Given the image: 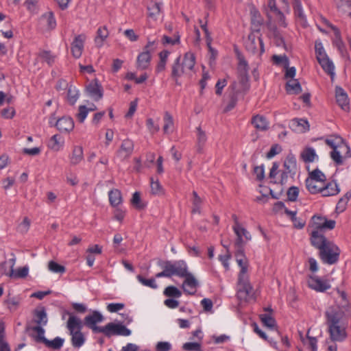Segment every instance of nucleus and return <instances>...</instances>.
<instances>
[{"label": "nucleus", "mask_w": 351, "mask_h": 351, "mask_svg": "<svg viewBox=\"0 0 351 351\" xmlns=\"http://www.w3.org/2000/svg\"><path fill=\"white\" fill-rule=\"evenodd\" d=\"M80 93L77 88L72 84H70L67 88L66 99L68 103L73 106L77 100L79 99Z\"/></svg>", "instance_id": "473e14b6"}, {"label": "nucleus", "mask_w": 351, "mask_h": 351, "mask_svg": "<svg viewBox=\"0 0 351 351\" xmlns=\"http://www.w3.org/2000/svg\"><path fill=\"white\" fill-rule=\"evenodd\" d=\"M239 66L242 67L245 71V75H243L241 77V82L243 84L247 82L248 78L247 76V72L248 69V64L247 62L245 60V58L243 56H239Z\"/></svg>", "instance_id": "603ef678"}, {"label": "nucleus", "mask_w": 351, "mask_h": 351, "mask_svg": "<svg viewBox=\"0 0 351 351\" xmlns=\"http://www.w3.org/2000/svg\"><path fill=\"white\" fill-rule=\"evenodd\" d=\"M182 70H185L187 73L193 71L195 64V55L191 52H187L184 54L182 62Z\"/></svg>", "instance_id": "b1692460"}, {"label": "nucleus", "mask_w": 351, "mask_h": 351, "mask_svg": "<svg viewBox=\"0 0 351 351\" xmlns=\"http://www.w3.org/2000/svg\"><path fill=\"white\" fill-rule=\"evenodd\" d=\"M343 141L344 140L339 136H331L330 138L326 139L325 143L331 147L332 150H335Z\"/></svg>", "instance_id": "c03bdc74"}, {"label": "nucleus", "mask_w": 351, "mask_h": 351, "mask_svg": "<svg viewBox=\"0 0 351 351\" xmlns=\"http://www.w3.org/2000/svg\"><path fill=\"white\" fill-rule=\"evenodd\" d=\"M151 191L154 195H161L163 193V189L160 184L158 180H154V178H151Z\"/></svg>", "instance_id": "864d4df0"}, {"label": "nucleus", "mask_w": 351, "mask_h": 351, "mask_svg": "<svg viewBox=\"0 0 351 351\" xmlns=\"http://www.w3.org/2000/svg\"><path fill=\"white\" fill-rule=\"evenodd\" d=\"M305 185L307 190L311 194H316L318 193H321V190L322 189L323 184H318L317 182L312 180V179H306Z\"/></svg>", "instance_id": "e433bc0d"}, {"label": "nucleus", "mask_w": 351, "mask_h": 351, "mask_svg": "<svg viewBox=\"0 0 351 351\" xmlns=\"http://www.w3.org/2000/svg\"><path fill=\"white\" fill-rule=\"evenodd\" d=\"M43 18L47 21V24L49 29H54L56 27V21L52 12H49L43 15Z\"/></svg>", "instance_id": "4d7b16f0"}, {"label": "nucleus", "mask_w": 351, "mask_h": 351, "mask_svg": "<svg viewBox=\"0 0 351 351\" xmlns=\"http://www.w3.org/2000/svg\"><path fill=\"white\" fill-rule=\"evenodd\" d=\"M109 202L112 206L117 207L122 202L121 193L118 189H112L108 193Z\"/></svg>", "instance_id": "7c9ffc66"}, {"label": "nucleus", "mask_w": 351, "mask_h": 351, "mask_svg": "<svg viewBox=\"0 0 351 351\" xmlns=\"http://www.w3.org/2000/svg\"><path fill=\"white\" fill-rule=\"evenodd\" d=\"M163 294L168 298H179L182 296V291L176 287L170 285L165 289Z\"/></svg>", "instance_id": "58836bf2"}, {"label": "nucleus", "mask_w": 351, "mask_h": 351, "mask_svg": "<svg viewBox=\"0 0 351 351\" xmlns=\"http://www.w3.org/2000/svg\"><path fill=\"white\" fill-rule=\"evenodd\" d=\"M327 326L328 332L332 341H343L346 338L347 333L346 322Z\"/></svg>", "instance_id": "9b49d317"}, {"label": "nucleus", "mask_w": 351, "mask_h": 351, "mask_svg": "<svg viewBox=\"0 0 351 351\" xmlns=\"http://www.w3.org/2000/svg\"><path fill=\"white\" fill-rule=\"evenodd\" d=\"M282 151L281 147L278 144L273 145L269 151L267 153L266 157L270 159L274 157L276 154H279Z\"/></svg>", "instance_id": "bf43d9fd"}, {"label": "nucleus", "mask_w": 351, "mask_h": 351, "mask_svg": "<svg viewBox=\"0 0 351 351\" xmlns=\"http://www.w3.org/2000/svg\"><path fill=\"white\" fill-rule=\"evenodd\" d=\"M131 332V330L121 322H109L104 326L101 333L110 338L112 336H130Z\"/></svg>", "instance_id": "6e6552de"}, {"label": "nucleus", "mask_w": 351, "mask_h": 351, "mask_svg": "<svg viewBox=\"0 0 351 351\" xmlns=\"http://www.w3.org/2000/svg\"><path fill=\"white\" fill-rule=\"evenodd\" d=\"M339 191L338 184L335 182H330L327 184H323L321 193L323 197H329L338 194Z\"/></svg>", "instance_id": "5701e85b"}, {"label": "nucleus", "mask_w": 351, "mask_h": 351, "mask_svg": "<svg viewBox=\"0 0 351 351\" xmlns=\"http://www.w3.org/2000/svg\"><path fill=\"white\" fill-rule=\"evenodd\" d=\"M171 344L167 341H159L156 346V351H169L171 350Z\"/></svg>", "instance_id": "680f3d73"}, {"label": "nucleus", "mask_w": 351, "mask_h": 351, "mask_svg": "<svg viewBox=\"0 0 351 351\" xmlns=\"http://www.w3.org/2000/svg\"><path fill=\"white\" fill-rule=\"evenodd\" d=\"M193 213H200L201 205L202 203V200L201 197L197 195L196 191L193 192Z\"/></svg>", "instance_id": "49530a36"}, {"label": "nucleus", "mask_w": 351, "mask_h": 351, "mask_svg": "<svg viewBox=\"0 0 351 351\" xmlns=\"http://www.w3.org/2000/svg\"><path fill=\"white\" fill-rule=\"evenodd\" d=\"M38 56L47 62L49 65H51L55 61V56L51 54L50 51H42L39 53Z\"/></svg>", "instance_id": "6e6d98bb"}, {"label": "nucleus", "mask_w": 351, "mask_h": 351, "mask_svg": "<svg viewBox=\"0 0 351 351\" xmlns=\"http://www.w3.org/2000/svg\"><path fill=\"white\" fill-rule=\"evenodd\" d=\"M71 165H76L84 159L83 149L81 146H75L69 157Z\"/></svg>", "instance_id": "cd10ccee"}, {"label": "nucleus", "mask_w": 351, "mask_h": 351, "mask_svg": "<svg viewBox=\"0 0 351 351\" xmlns=\"http://www.w3.org/2000/svg\"><path fill=\"white\" fill-rule=\"evenodd\" d=\"M335 95L337 104L344 111H348L350 109L349 99L345 90L341 87L337 86L335 88Z\"/></svg>", "instance_id": "f3484780"}, {"label": "nucleus", "mask_w": 351, "mask_h": 351, "mask_svg": "<svg viewBox=\"0 0 351 351\" xmlns=\"http://www.w3.org/2000/svg\"><path fill=\"white\" fill-rule=\"evenodd\" d=\"M65 315L69 318L66 323V328L71 336V343L75 349H80L82 347L86 341L85 334L82 332V320L73 313L65 310L63 312L62 318L65 319Z\"/></svg>", "instance_id": "f03ea898"}, {"label": "nucleus", "mask_w": 351, "mask_h": 351, "mask_svg": "<svg viewBox=\"0 0 351 351\" xmlns=\"http://www.w3.org/2000/svg\"><path fill=\"white\" fill-rule=\"evenodd\" d=\"M260 319L264 326L270 328L274 329L276 327V322L275 319L269 314L260 315Z\"/></svg>", "instance_id": "ea45409f"}, {"label": "nucleus", "mask_w": 351, "mask_h": 351, "mask_svg": "<svg viewBox=\"0 0 351 351\" xmlns=\"http://www.w3.org/2000/svg\"><path fill=\"white\" fill-rule=\"evenodd\" d=\"M267 7L270 12L274 13L276 16L278 17L281 25L286 27V23L285 21V17L283 13L277 8L275 0H268Z\"/></svg>", "instance_id": "c756f323"}, {"label": "nucleus", "mask_w": 351, "mask_h": 351, "mask_svg": "<svg viewBox=\"0 0 351 351\" xmlns=\"http://www.w3.org/2000/svg\"><path fill=\"white\" fill-rule=\"evenodd\" d=\"M300 157L306 163H310L318 159L315 149L311 147H306L300 154Z\"/></svg>", "instance_id": "bb28decb"}, {"label": "nucleus", "mask_w": 351, "mask_h": 351, "mask_svg": "<svg viewBox=\"0 0 351 351\" xmlns=\"http://www.w3.org/2000/svg\"><path fill=\"white\" fill-rule=\"evenodd\" d=\"M286 90L289 94H298L302 92V87L298 80L291 79L287 82Z\"/></svg>", "instance_id": "72a5a7b5"}, {"label": "nucleus", "mask_w": 351, "mask_h": 351, "mask_svg": "<svg viewBox=\"0 0 351 351\" xmlns=\"http://www.w3.org/2000/svg\"><path fill=\"white\" fill-rule=\"evenodd\" d=\"M134 143L132 140L126 138L123 140L117 151V156L122 160L128 158L134 151Z\"/></svg>", "instance_id": "2eb2a0df"}, {"label": "nucleus", "mask_w": 351, "mask_h": 351, "mask_svg": "<svg viewBox=\"0 0 351 351\" xmlns=\"http://www.w3.org/2000/svg\"><path fill=\"white\" fill-rule=\"evenodd\" d=\"M109 35L106 26H102L98 28L97 31V36L95 38V43L97 47L100 48L103 46L104 40Z\"/></svg>", "instance_id": "c85d7f7f"}, {"label": "nucleus", "mask_w": 351, "mask_h": 351, "mask_svg": "<svg viewBox=\"0 0 351 351\" xmlns=\"http://www.w3.org/2000/svg\"><path fill=\"white\" fill-rule=\"evenodd\" d=\"M48 269L51 271L57 274H63L66 271V268L64 266L61 265L53 261H51L49 262Z\"/></svg>", "instance_id": "de8ad7c7"}, {"label": "nucleus", "mask_w": 351, "mask_h": 351, "mask_svg": "<svg viewBox=\"0 0 351 351\" xmlns=\"http://www.w3.org/2000/svg\"><path fill=\"white\" fill-rule=\"evenodd\" d=\"M181 58L179 56L175 60L172 65L171 77L175 80L176 84L180 85L178 78L183 74H188L185 70H182V66L180 63Z\"/></svg>", "instance_id": "412c9836"}, {"label": "nucleus", "mask_w": 351, "mask_h": 351, "mask_svg": "<svg viewBox=\"0 0 351 351\" xmlns=\"http://www.w3.org/2000/svg\"><path fill=\"white\" fill-rule=\"evenodd\" d=\"M62 137L58 134L52 136L49 141L48 147L53 151H59L62 147L63 142L61 141Z\"/></svg>", "instance_id": "4c0bfd02"}, {"label": "nucleus", "mask_w": 351, "mask_h": 351, "mask_svg": "<svg viewBox=\"0 0 351 351\" xmlns=\"http://www.w3.org/2000/svg\"><path fill=\"white\" fill-rule=\"evenodd\" d=\"M1 114L5 119H12L15 114V110L12 107H9L3 109Z\"/></svg>", "instance_id": "774afa93"}, {"label": "nucleus", "mask_w": 351, "mask_h": 351, "mask_svg": "<svg viewBox=\"0 0 351 351\" xmlns=\"http://www.w3.org/2000/svg\"><path fill=\"white\" fill-rule=\"evenodd\" d=\"M125 307L123 303H110L107 305V310L110 313H116L123 309Z\"/></svg>", "instance_id": "052dcab7"}, {"label": "nucleus", "mask_w": 351, "mask_h": 351, "mask_svg": "<svg viewBox=\"0 0 351 351\" xmlns=\"http://www.w3.org/2000/svg\"><path fill=\"white\" fill-rule=\"evenodd\" d=\"M182 348L185 351H202V345L198 342H186L182 345Z\"/></svg>", "instance_id": "8fccbe9b"}, {"label": "nucleus", "mask_w": 351, "mask_h": 351, "mask_svg": "<svg viewBox=\"0 0 351 351\" xmlns=\"http://www.w3.org/2000/svg\"><path fill=\"white\" fill-rule=\"evenodd\" d=\"M330 25L331 26V29L335 34V38L333 39L332 43L338 50L343 53L345 51V45L342 40L340 30L333 25Z\"/></svg>", "instance_id": "a878e982"}, {"label": "nucleus", "mask_w": 351, "mask_h": 351, "mask_svg": "<svg viewBox=\"0 0 351 351\" xmlns=\"http://www.w3.org/2000/svg\"><path fill=\"white\" fill-rule=\"evenodd\" d=\"M245 45L247 51L253 54L259 53L261 55L265 51L259 29H256L248 35Z\"/></svg>", "instance_id": "423d86ee"}, {"label": "nucleus", "mask_w": 351, "mask_h": 351, "mask_svg": "<svg viewBox=\"0 0 351 351\" xmlns=\"http://www.w3.org/2000/svg\"><path fill=\"white\" fill-rule=\"evenodd\" d=\"M131 204L138 210L144 209L147 204L142 202L139 192H135L132 197Z\"/></svg>", "instance_id": "37998d69"}, {"label": "nucleus", "mask_w": 351, "mask_h": 351, "mask_svg": "<svg viewBox=\"0 0 351 351\" xmlns=\"http://www.w3.org/2000/svg\"><path fill=\"white\" fill-rule=\"evenodd\" d=\"M104 319V316L99 311H91L82 320L83 327L86 326L94 334L101 333L104 326H99L97 324L102 323Z\"/></svg>", "instance_id": "20e7f679"}, {"label": "nucleus", "mask_w": 351, "mask_h": 351, "mask_svg": "<svg viewBox=\"0 0 351 351\" xmlns=\"http://www.w3.org/2000/svg\"><path fill=\"white\" fill-rule=\"evenodd\" d=\"M146 125H147L149 131L152 134H154V133L158 132L160 130L159 125H155L154 120L151 118L147 119V122H146Z\"/></svg>", "instance_id": "69168bd1"}, {"label": "nucleus", "mask_w": 351, "mask_h": 351, "mask_svg": "<svg viewBox=\"0 0 351 351\" xmlns=\"http://www.w3.org/2000/svg\"><path fill=\"white\" fill-rule=\"evenodd\" d=\"M283 167L285 170L291 173V176H293L295 174L297 169V160L296 158L293 154L289 153L287 156L283 164Z\"/></svg>", "instance_id": "393cba45"}, {"label": "nucleus", "mask_w": 351, "mask_h": 351, "mask_svg": "<svg viewBox=\"0 0 351 351\" xmlns=\"http://www.w3.org/2000/svg\"><path fill=\"white\" fill-rule=\"evenodd\" d=\"M326 218V217H325L317 216V215H314L312 219L313 221L315 226H316V228H317L316 230L322 231L323 221H325Z\"/></svg>", "instance_id": "338daca9"}, {"label": "nucleus", "mask_w": 351, "mask_h": 351, "mask_svg": "<svg viewBox=\"0 0 351 351\" xmlns=\"http://www.w3.org/2000/svg\"><path fill=\"white\" fill-rule=\"evenodd\" d=\"M64 339L56 337L53 340L47 339L45 345L49 348H53L54 350H59L63 346Z\"/></svg>", "instance_id": "79ce46f5"}, {"label": "nucleus", "mask_w": 351, "mask_h": 351, "mask_svg": "<svg viewBox=\"0 0 351 351\" xmlns=\"http://www.w3.org/2000/svg\"><path fill=\"white\" fill-rule=\"evenodd\" d=\"M158 265L162 269L161 272L156 274V278H171L176 276L184 278L182 288L186 295H193L199 287V282L195 276L189 271L186 263L183 260L159 262Z\"/></svg>", "instance_id": "f257e3e1"}, {"label": "nucleus", "mask_w": 351, "mask_h": 351, "mask_svg": "<svg viewBox=\"0 0 351 351\" xmlns=\"http://www.w3.org/2000/svg\"><path fill=\"white\" fill-rule=\"evenodd\" d=\"M287 198L291 202H295L297 200L299 195V189L297 186H291L289 188L287 192Z\"/></svg>", "instance_id": "13d9d810"}, {"label": "nucleus", "mask_w": 351, "mask_h": 351, "mask_svg": "<svg viewBox=\"0 0 351 351\" xmlns=\"http://www.w3.org/2000/svg\"><path fill=\"white\" fill-rule=\"evenodd\" d=\"M147 10L149 11V17H156L161 12V3L159 2L152 1V5L147 7Z\"/></svg>", "instance_id": "a18cd8bd"}, {"label": "nucleus", "mask_w": 351, "mask_h": 351, "mask_svg": "<svg viewBox=\"0 0 351 351\" xmlns=\"http://www.w3.org/2000/svg\"><path fill=\"white\" fill-rule=\"evenodd\" d=\"M155 41H148L144 47L143 51L138 56L136 66L138 69L145 70L148 68L152 58L151 53L155 50Z\"/></svg>", "instance_id": "1a4fd4ad"}, {"label": "nucleus", "mask_w": 351, "mask_h": 351, "mask_svg": "<svg viewBox=\"0 0 351 351\" xmlns=\"http://www.w3.org/2000/svg\"><path fill=\"white\" fill-rule=\"evenodd\" d=\"M197 145L196 149L198 153H202L204 146L206 142L207 137L205 132L201 129L200 127L197 128Z\"/></svg>", "instance_id": "f704fd0d"}, {"label": "nucleus", "mask_w": 351, "mask_h": 351, "mask_svg": "<svg viewBox=\"0 0 351 351\" xmlns=\"http://www.w3.org/2000/svg\"><path fill=\"white\" fill-rule=\"evenodd\" d=\"M252 124L258 130H266L268 128V123L266 119L261 115H256L252 119Z\"/></svg>", "instance_id": "2f4dec72"}, {"label": "nucleus", "mask_w": 351, "mask_h": 351, "mask_svg": "<svg viewBox=\"0 0 351 351\" xmlns=\"http://www.w3.org/2000/svg\"><path fill=\"white\" fill-rule=\"evenodd\" d=\"M55 125L59 131L67 132L73 129L74 122L72 118L63 117L56 121Z\"/></svg>", "instance_id": "6ab92c4d"}, {"label": "nucleus", "mask_w": 351, "mask_h": 351, "mask_svg": "<svg viewBox=\"0 0 351 351\" xmlns=\"http://www.w3.org/2000/svg\"><path fill=\"white\" fill-rule=\"evenodd\" d=\"M136 278L144 286L149 287L154 289L158 288V285L154 278L146 279L141 275H138Z\"/></svg>", "instance_id": "3c124183"}, {"label": "nucleus", "mask_w": 351, "mask_h": 351, "mask_svg": "<svg viewBox=\"0 0 351 351\" xmlns=\"http://www.w3.org/2000/svg\"><path fill=\"white\" fill-rule=\"evenodd\" d=\"M86 36L84 34H79L76 36L71 43V52L75 58L81 57L84 46Z\"/></svg>", "instance_id": "4468645a"}, {"label": "nucleus", "mask_w": 351, "mask_h": 351, "mask_svg": "<svg viewBox=\"0 0 351 351\" xmlns=\"http://www.w3.org/2000/svg\"><path fill=\"white\" fill-rule=\"evenodd\" d=\"M289 127L298 133H304L309 130L308 121L302 119H293L291 120Z\"/></svg>", "instance_id": "aec40b11"}, {"label": "nucleus", "mask_w": 351, "mask_h": 351, "mask_svg": "<svg viewBox=\"0 0 351 351\" xmlns=\"http://www.w3.org/2000/svg\"><path fill=\"white\" fill-rule=\"evenodd\" d=\"M85 91L95 101H98L103 97V88L97 79L90 82L86 86Z\"/></svg>", "instance_id": "f8f14e48"}, {"label": "nucleus", "mask_w": 351, "mask_h": 351, "mask_svg": "<svg viewBox=\"0 0 351 351\" xmlns=\"http://www.w3.org/2000/svg\"><path fill=\"white\" fill-rule=\"evenodd\" d=\"M330 158L337 165H341L343 160L351 158V150L350 146L343 141L335 150L330 152Z\"/></svg>", "instance_id": "9d476101"}, {"label": "nucleus", "mask_w": 351, "mask_h": 351, "mask_svg": "<svg viewBox=\"0 0 351 351\" xmlns=\"http://www.w3.org/2000/svg\"><path fill=\"white\" fill-rule=\"evenodd\" d=\"M306 179H312L318 184H324L326 180L325 175L318 169H315L309 173V176Z\"/></svg>", "instance_id": "a19ab883"}, {"label": "nucleus", "mask_w": 351, "mask_h": 351, "mask_svg": "<svg viewBox=\"0 0 351 351\" xmlns=\"http://www.w3.org/2000/svg\"><path fill=\"white\" fill-rule=\"evenodd\" d=\"M327 326L346 322L345 312L339 306H330L325 311Z\"/></svg>", "instance_id": "0eeeda50"}, {"label": "nucleus", "mask_w": 351, "mask_h": 351, "mask_svg": "<svg viewBox=\"0 0 351 351\" xmlns=\"http://www.w3.org/2000/svg\"><path fill=\"white\" fill-rule=\"evenodd\" d=\"M295 14L300 18H304V13L302 10V3L300 0H295L293 5Z\"/></svg>", "instance_id": "0e129e2a"}, {"label": "nucleus", "mask_w": 351, "mask_h": 351, "mask_svg": "<svg viewBox=\"0 0 351 351\" xmlns=\"http://www.w3.org/2000/svg\"><path fill=\"white\" fill-rule=\"evenodd\" d=\"M308 285L311 289L317 292H324L330 288V285L328 280H322L315 276H309Z\"/></svg>", "instance_id": "ddd939ff"}, {"label": "nucleus", "mask_w": 351, "mask_h": 351, "mask_svg": "<svg viewBox=\"0 0 351 351\" xmlns=\"http://www.w3.org/2000/svg\"><path fill=\"white\" fill-rule=\"evenodd\" d=\"M340 252V249L331 241L319 251V256L324 263L333 265L338 261Z\"/></svg>", "instance_id": "39448f33"}, {"label": "nucleus", "mask_w": 351, "mask_h": 351, "mask_svg": "<svg viewBox=\"0 0 351 351\" xmlns=\"http://www.w3.org/2000/svg\"><path fill=\"white\" fill-rule=\"evenodd\" d=\"M26 330H32L36 332V335H32L31 337L36 342L43 343L45 344L47 339L45 337V330L43 326H27Z\"/></svg>", "instance_id": "4be33fe9"}, {"label": "nucleus", "mask_w": 351, "mask_h": 351, "mask_svg": "<svg viewBox=\"0 0 351 351\" xmlns=\"http://www.w3.org/2000/svg\"><path fill=\"white\" fill-rule=\"evenodd\" d=\"M88 114V108L84 105H81L78 108V112L76 118L80 123H83Z\"/></svg>", "instance_id": "5fc2aeb1"}, {"label": "nucleus", "mask_w": 351, "mask_h": 351, "mask_svg": "<svg viewBox=\"0 0 351 351\" xmlns=\"http://www.w3.org/2000/svg\"><path fill=\"white\" fill-rule=\"evenodd\" d=\"M28 267H23L19 268L16 271L14 269H10L9 273L5 274L11 278H24L28 275Z\"/></svg>", "instance_id": "c9c22d12"}, {"label": "nucleus", "mask_w": 351, "mask_h": 351, "mask_svg": "<svg viewBox=\"0 0 351 351\" xmlns=\"http://www.w3.org/2000/svg\"><path fill=\"white\" fill-rule=\"evenodd\" d=\"M33 315L32 322L36 323V326H45L47 324L48 318L45 307L42 306L34 309Z\"/></svg>", "instance_id": "a211bd4d"}, {"label": "nucleus", "mask_w": 351, "mask_h": 351, "mask_svg": "<svg viewBox=\"0 0 351 351\" xmlns=\"http://www.w3.org/2000/svg\"><path fill=\"white\" fill-rule=\"evenodd\" d=\"M321 232L319 230L313 231L310 238L311 245L318 249L319 251L328 245V243L330 242Z\"/></svg>", "instance_id": "dca6fc26"}, {"label": "nucleus", "mask_w": 351, "mask_h": 351, "mask_svg": "<svg viewBox=\"0 0 351 351\" xmlns=\"http://www.w3.org/2000/svg\"><path fill=\"white\" fill-rule=\"evenodd\" d=\"M164 121L163 131L165 133L167 134L169 132V130L173 126V117L168 112H166L165 114Z\"/></svg>", "instance_id": "09e8293b"}, {"label": "nucleus", "mask_w": 351, "mask_h": 351, "mask_svg": "<svg viewBox=\"0 0 351 351\" xmlns=\"http://www.w3.org/2000/svg\"><path fill=\"white\" fill-rule=\"evenodd\" d=\"M254 173L256 176V180L261 181L265 178L264 165L256 166L254 168Z\"/></svg>", "instance_id": "e2e57ef3"}, {"label": "nucleus", "mask_w": 351, "mask_h": 351, "mask_svg": "<svg viewBox=\"0 0 351 351\" xmlns=\"http://www.w3.org/2000/svg\"><path fill=\"white\" fill-rule=\"evenodd\" d=\"M315 51L316 58L319 64L323 70L330 76L332 80H333L335 76V66L326 53L322 43L320 40H315Z\"/></svg>", "instance_id": "7ed1b4c3"}]
</instances>
